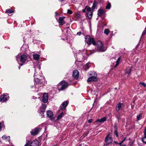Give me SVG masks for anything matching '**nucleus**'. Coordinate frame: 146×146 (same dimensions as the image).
I'll use <instances>...</instances> for the list:
<instances>
[{
	"mask_svg": "<svg viewBox=\"0 0 146 146\" xmlns=\"http://www.w3.org/2000/svg\"><path fill=\"white\" fill-rule=\"evenodd\" d=\"M53 146H56V145H54Z\"/></svg>",
	"mask_w": 146,
	"mask_h": 146,
	"instance_id": "13d9d810",
	"label": "nucleus"
},
{
	"mask_svg": "<svg viewBox=\"0 0 146 146\" xmlns=\"http://www.w3.org/2000/svg\"><path fill=\"white\" fill-rule=\"evenodd\" d=\"M104 33L107 35H108L109 33V30L108 29H106L105 30Z\"/></svg>",
	"mask_w": 146,
	"mask_h": 146,
	"instance_id": "bb28decb",
	"label": "nucleus"
},
{
	"mask_svg": "<svg viewBox=\"0 0 146 146\" xmlns=\"http://www.w3.org/2000/svg\"><path fill=\"white\" fill-rule=\"evenodd\" d=\"M144 135L146 136V127H145L144 131Z\"/></svg>",
	"mask_w": 146,
	"mask_h": 146,
	"instance_id": "ea45409f",
	"label": "nucleus"
},
{
	"mask_svg": "<svg viewBox=\"0 0 146 146\" xmlns=\"http://www.w3.org/2000/svg\"><path fill=\"white\" fill-rule=\"evenodd\" d=\"M131 69L132 68L131 67H129V68L126 70V73L128 74H129L131 73Z\"/></svg>",
	"mask_w": 146,
	"mask_h": 146,
	"instance_id": "5701e85b",
	"label": "nucleus"
},
{
	"mask_svg": "<svg viewBox=\"0 0 146 146\" xmlns=\"http://www.w3.org/2000/svg\"><path fill=\"white\" fill-rule=\"evenodd\" d=\"M139 84H141L142 86H143L144 87H145L146 86V84H145V83L140 82Z\"/></svg>",
	"mask_w": 146,
	"mask_h": 146,
	"instance_id": "f704fd0d",
	"label": "nucleus"
},
{
	"mask_svg": "<svg viewBox=\"0 0 146 146\" xmlns=\"http://www.w3.org/2000/svg\"><path fill=\"white\" fill-rule=\"evenodd\" d=\"M64 18L65 17H59L58 20V22L60 25H62L64 23Z\"/></svg>",
	"mask_w": 146,
	"mask_h": 146,
	"instance_id": "ddd939ff",
	"label": "nucleus"
},
{
	"mask_svg": "<svg viewBox=\"0 0 146 146\" xmlns=\"http://www.w3.org/2000/svg\"><path fill=\"white\" fill-rule=\"evenodd\" d=\"M9 96L8 95L3 94L0 97V102H6L9 99Z\"/></svg>",
	"mask_w": 146,
	"mask_h": 146,
	"instance_id": "423d86ee",
	"label": "nucleus"
},
{
	"mask_svg": "<svg viewBox=\"0 0 146 146\" xmlns=\"http://www.w3.org/2000/svg\"><path fill=\"white\" fill-rule=\"evenodd\" d=\"M114 128L115 129V130H117V126L116 124H115V125L114 126Z\"/></svg>",
	"mask_w": 146,
	"mask_h": 146,
	"instance_id": "58836bf2",
	"label": "nucleus"
},
{
	"mask_svg": "<svg viewBox=\"0 0 146 146\" xmlns=\"http://www.w3.org/2000/svg\"><path fill=\"white\" fill-rule=\"evenodd\" d=\"M38 75V74H37V73L36 72H35V74H34V77H35V76H37ZM38 76H39V75H38Z\"/></svg>",
	"mask_w": 146,
	"mask_h": 146,
	"instance_id": "37998d69",
	"label": "nucleus"
},
{
	"mask_svg": "<svg viewBox=\"0 0 146 146\" xmlns=\"http://www.w3.org/2000/svg\"><path fill=\"white\" fill-rule=\"evenodd\" d=\"M40 130V129L39 128H36L35 129H33L31 131V133L33 135H36L38 133Z\"/></svg>",
	"mask_w": 146,
	"mask_h": 146,
	"instance_id": "0eeeda50",
	"label": "nucleus"
},
{
	"mask_svg": "<svg viewBox=\"0 0 146 146\" xmlns=\"http://www.w3.org/2000/svg\"><path fill=\"white\" fill-rule=\"evenodd\" d=\"M42 107L43 108V110H44L46 107V106L44 104L42 105Z\"/></svg>",
	"mask_w": 146,
	"mask_h": 146,
	"instance_id": "4c0bfd02",
	"label": "nucleus"
},
{
	"mask_svg": "<svg viewBox=\"0 0 146 146\" xmlns=\"http://www.w3.org/2000/svg\"><path fill=\"white\" fill-rule=\"evenodd\" d=\"M126 137H125L123 140L122 141V142H123L126 140Z\"/></svg>",
	"mask_w": 146,
	"mask_h": 146,
	"instance_id": "c03bdc74",
	"label": "nucleus"
},
{
	"mask_svg": "<svg viewBox=\"0 0 146 146\" xmlns=\"http://www.w3.org/2000/svg\"><path fill=\"white\" fill-rule=\"evenodd\" d=\"M85 40L86 42L88 44L90 45L92 44L93 45L97 46L98 49L101 51H104L105 50L103 48V44L102 42L98 41L96 43L94 38H91L89 35H86L85 37Z\"/></svg>",
	"mask_w": 146,
	"mask_h": 146,
	"instance_id": "f257e3e1",
	"label": "nucleus"
},
{
	"mask_svg": "<svg viewBox=\"0 0 146 146\" xmlns=\"http://www.w3.org/2000/svg\"><path fill=\"white\" fill-rule=\"evenodd\" d=\"M64 115V113L62 112L60 114L57 116V119H61Z\"/></svg>",
	"mask_w": 146,
	"mask_h": 146,
	"instance_id": "b1692460",
	"label": "nucleus"
},
{
	"mask_svg": "<svg viewBox=\"0 0 146 146\" xmlns=\"http://www.w3.org/2000/svg\"><path fill=\"white\" fill-rule=\"evenodd\" d=\"M72 76L75 79H77L78 78L79 76V72L77 70H74L73 71Z\"/></svg>",
	"mask_w": 146,
	"mask_h": 146,
	"instance_id": "6e6552de",
	"label": "nucleus"
},
{
	"mask_svg": "<svg viewBox=\"0 0 146 146\" xmlns=\"http://www.w3.org/2000/svg\"><path fill=\"white\" fill-rule=\"evenodd\" d=\"M142 117V113H140L139 115H138L137 116V120H139L141 119Z\"/></svg>",
	"mask_w": 146,
	"mask_h": 146,
	"instance_id": "393cba45",
	"label": "nucleus"
},
{
	"mask_svg": "<svg viewBox=\"0 0 146 146\" xmlns=\"http://www.w3.org/2000/svg\"><path fill=\"white\" fill-rule=\"evenodd\" d=\"M118 64H117L116 63V64L114 66V67H116L118 66Z\"/></svg>",
	"mask_w": 146,
	"mask_h": 146,
	"instance_id": "09e8293b",
	"label": "nucleus"
},
{
	"mask_svg": "<svg viewBox=\"0 0 146 146\" xmlns=\"http://www.w3.org/2000/svg\"><path fill=\"white\" fill-rule=\"evenodd\" d=\"M1 130V124L0 123V131Z\"/></svg>",
	"mask_w": 146,
	"mask_h": 146,
	"instance_id": "8fccbe9b",
	"label": "nucleus"
},
{
	"mask_svg": "<svg viewBox=\"0 0 146 146\" xmlns=\"http://www.w3.org/2000/svg\"><path fill=\"white\" fill-rule=\"evenodd\" d=\"M46 114L48 117L50 118L52 120H54V118L53 117V113L52 111L50 110H48L47 111Z\"/></svg>",
	"mask_w": 146,
	"mask_h": 146,
	"instance_id": "1a4fd4ad",
	"label": "nucleus"
},
{
	"mask_svg": "<svg viewBox=\"0 0 146 146\" xmlns=\"http://www.w3.org/2000/svg\"><path fill=\"white\" fill-rule=\"evenodd\" d=\"M98 4V3L96 1H94V3L93 4L92 8V9H94L97 7Z\"/></svg>",
	"mask_w": 146,
	"mask_h": 146,
	"instance_id": "412c9836",
	"label": "nucleus"
},
{
	"mask_svg": "<svg viewBox=\"0 0 146 146\" xmlns=\"http://www.w3.org/2000/svg\"><path fill=\"white\" fill-rule=\"evenodd\" d=\"M68 13L69 14H71L72 13V11L70 9H68L67 11Z\"/></svg>",
	"mask_w": 146,
	"mask_h": 146,
	"instance_id": "72a5a7b5",
	"label": "nucleus"
},
{
	"mask_svg": "<svg viewBox=\"0 0 146 146\" xmlns=\"http://www.w3.org/2000/svg\"><path fill=\"white\" fill-rule=\"evenodd\" d=\"M87 7H88V6H86V8H85V9H83V10H82V11H83V12H84V13H85V11H86V9Z\"/></svg>",
	"mask_w": 146,
	"mask_h": 146,
	"instance_id": "a19ab883",
	"label": "nucleus"
},
{
	"mask_svg": "<svg viewBox=\"0 0 146 146\" xmlns=\"http://www.w3.org/2000/svg\"><path fill=\"white\" fill-rule=\"evenodd\" d=\"M114 133L117 137H118V133L117 130H115Z\"/></svg>",
	"mask_w": 146,
	"mask_h": 146,
	"instance_id": "7c9ffc66",
	"label": "nucleus"
},
{
	"mask_svg": "<svg viewBox=\"0 0 146 146\" xmlns=\"http://www.w3.org/2000/svg\"><path fill=\"white\" fill-rule=\"evenodd\" d=\"M105 141L107 144H110L112 143V139L110 134L108 133L105 139Z\"/></svg>",
	"mask_w": 146,
	"mask_h": 146,
	"instance_id": "39448f33",
	"label": "nucleus"
},
{
	"mask_svg": "<svg viewBox=\"0 0 146 146\" xmlns=\"http://www.w3.org/2000/svg\"><path fill=\"white\" fill-rule=\"evenodd\" d=\"M114 143H115L116 144H118V143L117 142H116V141L114 142Z\"/></svg>",
	"mask_w": 146,
	"mask_h": 146,
	"instance_id": "3c124183",
	"label": "nucleus"
},
{
	"mask_svg": "<svg viewBox=\"0 0 146 146\" xmlns=\"http://www.w3.org/2000/svg\"><path fill=\"white\" fill-rule=\"evenodd\" d=\"M77 34L79 35H81V32H78L77 33Z\"/></svg>",
	"mask_w": 146,
	"mask_h": 146,
	"instance_id": "a18cd8bd",
	"label": "nucleus"
},
{
	"mask_svg": "<svg viewBox=\"0 0 146 146\" xmlns=\"http://www.w3.org/2000/svg\"><path fill=\"white\" fill-rule=\"evenodd\" d=\"M115 90H116V89H117V88H116V87L115 88Z\"/></svg>",
	"mask_w": 146,
	"mask_h": 146,
	"instance_id": "6e6d98bb",
	"label": "nucleus"
},
{
	"mask_svg": "<svg viewBox=\"0 0 146 146\" xmlns=\"http://www.w3.org/2000/svg\"><path fill=\"white\" fill-rule=\"evenodd\" d=\"M40 56V55L37 54H34L33 55L34 59L36 60H38L39 59Z\"/></svg>",
	"mask_w": 146,
	"mask_h": 146,
	"instance_id": "f3484780",
	"label": "nucleus"
},
{
	"mask_svg": "<svg viewBox=\"0 0 146 146\" xmlns=\"http://www.w3.org/2000/svg\"><path fill=\"white\" fill-rule=\"evenodd\" d=\"M111 7V5L110 3H108L106 7V9H110Z\"/></svg>",
	"mask_w": 146,
	"mask_h": 146,
	"instance_id": "cd10ccee",
	"label": "nucleus"
},
{
	"mask_svg": "<svg viewBox=\"0 0 146 146\" xmlns=\"http://www.w3.org/2000/svg\"><path fill=\"white\" fill-rule=\"evenodd\" d=\"M87 9V11L88 12H92L91 11V8L90 7H87L86 9Z\"/></svg>",
	"mask_w": 146,
	"mask_h": 146,
	"instance_id": "c9c22d12",
	"label": "nucleus"
},
{
	"mask_svg": "<svg viewBox=\"0 0 146 146\" xmlns=\"http://www.w3.org/2000/svg\"><path fill=\"white\" fill-rule=\"evenodd\" d=\"M121 59V58L120 57H119L117 60L116 61V63L117 64H119V61H120V60Z\"/></svg>",
	"mask_w": 146,
	"mask_h": 146,
	"instance_id": "473e14b6",
	"label": "nucleus"
},
{
	"mask_svg": "<svg viewBox=\"0 0 146 146\" xmlns=\"http://www.w3.org/2000/svg\"><path fill=\"white\" fill-rule=\"evenodd\" d=\"M39 142L38 140H35L33 141L30 144V141H27L26 144L24 146H38Z\"/></svg>",
	"mask_w": 146,
	"mask_h": 146,
	"instance_id": "7ed1b4c3",
	"label": "nucleus"
},
{
	"mask_svg": "<svg viewBox=\"0 0 146 146\" xmlns=\"http://www.w3.org/2000/svg\"><path fill=\"white\" fill-rule=\"evenodd\" d=\"M44 111V110L43 111H42V110L40 111V113L41 114L42 116L43 115Z\"/></svg>",
	"mask_w": 146,
	"mask_h": 146,
	"instance_id": "e433bc0d",
	"label": "nucleus"
},
{
	"mask_svg": "<svg viewBox=\"0 0 146 146\" xmlns=\"http://www.w3.org/2000/svg\"><path fill=\"white\" fill-rule=\"evenodd\" d=\"M121 146H126V145H121Z\"/></svg>",
	"mask_w": 146,
	"mask_h": 146,
	"instance_id": "5fc2aeb1",
	"label": "nucleus"
},
{
	"mask_svg": "<svg viewBox=\"0 0 146 146\" xmlns=\"http://www.w3.org/2000/svg\"><path fill=\"white\" fill-rule=\"evenodd\" d=\"M68 83L64 81H62L58 84V87L60 90H63L68 87Z\"/></svg>",
	"mask_w": 146,
	"mask_h": 146,
	"instance_id": "20e7f679",
	"label": "nucleus"
},
{
	"mask_svg": "<svg viewBox=\"0 0 146 146\" xmlns=\"http://www.w3.org/2000/svg\"><path fill=\"white\" fill-rule=\"evenodd\" d=\"M89 75L90 76H97V74L94 71H91L89 73Z\"/></svg>",
	"mask_w": 146,
	"mask_h": 146,
	"instance_id": "4be33fe9",
	"label": "nucleus"
},
{
	"mask_svg": "<svg viewBox=\"0 0 146 146\" xmlns=\"http://www.w3.org/2000/svg\"><path fill=\"white\" fill-rule=\"evenodd\" d=\"M121 108V104L119 103L116 106V110L118 111Z\"/></svg>",
	"mask_w": 146,
	"mask_h": 146,
	"instance_id": "6ab92c4d",
	"label": "nucleus"
},
{
	"mask_svg": "<svg viewBox=\"0 0 146 146\" xmlns=\"http://www.w3.org/2000/svg\"><path fill=\"white\" fill-rule=\"evenodd\" d=\"M35 80L36 84H37L38 85H41V86H42L43 85L42 83L41 82L40 80L38 78H35Z\"/></svg>",
	"mask_w": 146,
	"mask_h": 146,
	"instance_id": "4468645a",
	"label": "nucleus"
},
{
	"mask_svg": "<svg viewBox=\"0 0 146 146\" xmlns=\"http://www.w3.org/2000/svg\"><path fill=\"white\" fill-rule=\"evenodd\" d=\"M87 16L88 17L89 19H90L92 18L93 13L92 12H88L87 14Z\"/></svg>",
	"mask_w": 146,
	"mask_h": 146,
	"instance_id": "aec40b11",
	"label": "nucleus"
},
{
	"mask_svg": "<svg viewBox=\"0 0 146 146\" xmlns=\"http://www.w3.org/2000/svg\"><path fill=\"white\" fill-rule=\"evenodd\" d=\"M116 116L117 117V119H118V120H119V119L120 118V114L119 113H118L116 115Z\"/></svg>",
	"mask_w": 146,
	"mask_h": 146,
	"instance_id": "2f4dec72",
	"label": "nucleus"
},
{
	"mask_svg": "<svg viewBox=\"0 0 146 146\" xmlns=\"http://www.w3.org/2000/svg\"><path fill=\"white\" fill-rule=\"evenodd\" d=\"M106 117H104L101 119H98L97 121V122H104L106 121Z\"/></svg>",
	"mask_w": 146,
	"mask_h": 146,
	"instance_id": "a211bd4d",
	"label": "nucleus"
},
{
	"mask_svg": "<svg viewBox=\"0 0 146 146\" xmlns=\"http://www.w3.org/2000/svg\"><path fill=\"white\" fill-rule=\"evenodd\" d=\"M68 101H66L63 102L61 105L60 106V109L63 110L65 109L66 108L67 106L68 105Z\"/></svg>",
	"mask_w": 146,
	"mask_h": 146,
	"instance_id": "9b49d317",
	"label": "nucleus"
},
{
	"mask_svg": "<svg viewBox=\"0 0 146 146\" xmlns=\"http://www.w3.org/2000/svg\"><path fill=\"white\" fill-rule=\"evenodd\" d=\"M48 94L46 93L44 94L42 97V101L44 103H46L48 102Z\"/></svg>",
	"mask_w": 146,
	"mask_h": 146,
	"instance_id": "9d476101",
	"label": "nucleus"
},
{
	"mask_svg": "<svg viewBox=\"0 0 146 146\" xmlns=\"http://www.w3.org/2000/svg\"><path fill=\"white\" fill-rule=\"evenodd\" d=\"M2 138L3 139L7 141H9L10 140V136H7L5 135H3L2 137Z\"/></svg>",
	"mask_w": 146,
	"mask_h": 146,
	"instance_id": "2eb2a0df",
	"label": "nucleus"
},
{
	"mask_svg": "<svg viewBox=\"0 0 146 146\" xmlns=\"http://www.w3.org/2000/svg\"><path fill=\"white\" fill-rule=\"evenodd\" d=\"M86 66L88 67L87 69L88 68H89V64L87 63L86 64Z\"/></svg>",
	"mask_w": 146,
	"mask_h": 146,
	"instance_id": "49530a36",
	"label": "nucleus"
},
{
	"mask_svg": "<svg viewBox=\"0 0 146 146\" xmlns=\"http://www.w3.org/2000/svg\"><path fill=\"white\" fill-rule=\"evenodd\" d=\"M123 142H122V141H121L120 143H119V144L121 146V144L123 143Z\"/></svg>",
	"mask_w": 146,
	"mask_h": 146,
	"instance_id": "de8ad7c7",
	"label": "nucleus"
},
{
	"mask_svg": "<svg viewBox=\"0 0 146 146\" xmlns=\"http://www.w3.org/2000/svg\"><path fill=\"white\" fill-rule=\"evenodd\" d=\"M94 52V51H91V52L92 53H93Z\"/></svg>",
	"mask_w": 146,
	"mask_h": 146,
	"instance_id": "603ef678",
	"label": "nucleus"
},
{
	"mask_svg": "<svg viewBox=\"0 0 146 146\" xmlns=\"http://www.w3.org/2000/svg\"><path fill=\"white\" fill-rule=\"evenodd\" d=\"M27 59V57L26 55L25 54L22 55L20 57L19 55L17 56V60L19 62L20 60V62L21 63H20L19 62V64H20V66L23 65L25 63Z\"/></svg>",
	"mask_w": 146,
	"mask_h": 146,
	"instance_id": "f03ea898",
	"label": "nucleus"
},
{
	"mask_svg": "<svg viewBox=\"0 0 146 146\" xmlns=\"http://www.w3.org/2000/svg\"><path fill=\"white\" fill-rule=\"evenodd\" d=\"M96 99H95V101L94 102V103H95V102H96Z\"/></svg>",
	"mask_w": 146,
	"mask_h": 146,
	"instance_id": "4d7b16f0",
	"label": "nucleus"
},
{
	"mask_svg": "<svg viewBox=\"0 0 146 146\" xmlns=\"http://www.w3.org/2000/svg\"><path fill=\"white\" fill-rule=\"evenodd\" d=\"M143 142L145 144H146V136L144 135V137L142 139Z\"/></svg>",
	"mask_w": 146,
	"mask_h": 146,
	"instance_id": "c85d7f7f",
	"label": "nucleus"
},
{
	"mask_svg": "<svg viewBox=\"0 0 146 146\" xmlns=\"http://www.w3.org/2000/svg\"><path fill=\"white\" fill-rule=\"evenodd\" d=\"M19 69H20V66H19Z\"/></svg>",
	"mask_w": 146,
	"mask_h": 146,
	"instance_id": "864d4df0",
	"label": "nucleus"
},
{
	"mask_svg": "<svg viewBox=\"0 0 146 146\" xmlns=\"http://www.w3.org/2000/svg\"><path fill=\"white\" fill-rule=\"evenodd\" d=\"M98 12V15L100 16H102V14L104 13V10L103 9H99Z\"/></svg>",
	"mask_w": 146,
	"mask_h": 146,
	"instance_id": "dca6fc26",
	"label": "nucleus"
},
{
	"mask_svg": "<svg viewBox=\"0 0 146 146\" xmlns=\"http://www.w3.org/2000/svg\"><path fill=\"white\" fill-rule=\"evenodd\" d=\"M92 121H93L92 119H89L88 120V122L89 123H90L92 122Z\"/></svg>",
	"mask_w": 146,
	"mask_h": 146,
	"instance_id": "79ce46f5",
	"label": "nucleus"
},
{
	"mask_svg": "<svg viewBox=\"0 0 146 146\" xmlns=\"http://www.w3.org/2000/svg\"><path fill=\"white\" fill-rule=\"evenodd\" d=\"M131 104L132 108H133L135 105V101L131 102Z\"/></svg>",
	"mask_w": 146,
	"mask_h": 146,
	"instance_id": "c756f323",
	"label": "nucleus"
},
{
	"mask_svg": "<svg viewBox=\"0 0 146 146\" xmlns=\"http://www.w3.org/2000/svg\"><path fill=\"white\" fill-rule=\"evenodd\" d=\"M6 13H7L9 14H11L13 13V11L11 10V9H9L7 10L6 11Z\"/></svg>",
	"mask_w": 146,
	"mask_h": 146,
	"instance_id": "a878e982",
	"label": "nucleus"
},
{
	"mask_svg": "<svg viewBox=\"0 0 146 146\" xmlns=\"http://www.w3.org/2000/svg\"><path fill=\"white\" fill-rule=\"evenodd\" d=\"M97 76H92L89 78H88L87 80V82H89L91 81H96L97 80L96 78Z\"/></svg>",
	"mask_w": 146,
	"mask_h": 146,
	"instance_id": "f8f14e48",
	"label": "nucleus"
}]
</instances>
